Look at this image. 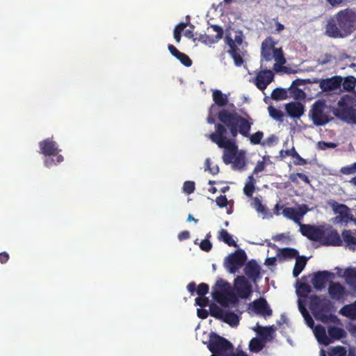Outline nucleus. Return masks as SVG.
<instances>
[{
	"label": "nucleus",
	"instance_id": "obj_1",
	"mask_svg": "<svg viewBox=\"0 0 356 356\" xmlns=\"http://www.w3.org/2000/svg\"><path fill=\"white\" fill-rule=\"evenodd\" d=\"M218 120L228 129L230 136L236 138L238 134L244 137H249L250 143L253 145L261 143L264 137V133L258 131L250 135V131L252 125V119L248 120L236 112H230L228 110L222 109L218 114Z\"/></svg>",
	"mask_w": 356,
	"mask_h": 356
},
{
	"label": "nucleus",
	"instance_id": "obj_2",
	"mask_svg": "<svg viewBox=\"0 0 356 356\" xmlns=\"http://www.w3.org/2000/svg\"><path fill=\"white\" fill-rule=\"evenodd\" d=\"M356 30V11L346 8L331 17L326 25V34L333 38H345Z\"/></svg>",
	"mask_w": 356,
	"mask_h": 356
},
{
	"label": "nucleus",
	"instance_id": "obj_3",
	"mask_svg": "<svg viewBox=\"0 0 356 356\" xmlns=\"http://www.w3.org/2000/svg\"><path fill=\"white\" fill-rule=\"evenodd\" d=\"M301 234L309 240L318 241L325 246H340L342 240L337 232L331 226H314L311 225H301Z\"/></svg>",
	"mask_w": 356,
	"mask_h": 356
},
{
	"label": "nucleus",
	"instance_id": "obj_4",
	"mask_svg": "<svg viewBox=\"0 0 356 356\" xmlns=\"http://www.w3.org/2000/svg\"><path fill=\"white\" fill-rule=\"evenodd\" d=\"M215 129V132L209 135V138L220 148L225 149L222 160L226 165H229L232 163L238 150L235 138L232 137H231V138H227L228 129L222 123L216 124Z\"/></svg>",
	"mask_w": 356,
	"mask_h": 356
},
{
	"label": "nucleus",
	"instance_id": "obj_5",
	"mask_svg": "<svg viewBox=\"0 0 356 356\" xmlns=\"http://www.w3.org/2000/svg\"><path fill=\"white\" fill-rule=\"evenodd\" d=\"M309 307L314 318L322 323H328L334 317L332 314L334 306L332 302L325 298H321L317 295L311 296Z\"/></svg>",
	"mask_w": 356,
	"mask_h": 356
},
{
	"label": "nucleus",
	"instance_id": "obj_6",
	"mask_svg": "<svg viewBox=\"0 0 356 356\" xmlns=\"http://www.w3.org/2000/svg\"><path fill=\"white\" fill-rule=\"evenodd\" d=\"M39 147L40 152L46 156L44 165L47 168H51L63 161V156L58 154L60 149L57 143L51 138H46L40 141Z\"/></svg>",
	"mask_w": 356,
	"mask_h": 356
},
{
	"label": "nucleus",
	"instance_id": "obj_7",
	"mask_svg": "<svg viewBox=\"0 0 356 356\" xmlns=\"http://www.w3.org/2000/svg\"><path fill=\"white\" fill-rule=\"evenodd\" d=\"M212 296L223 307H227L230 305L236 307L238 303L236 294L229 291V283L222 280L216 282L213 287Z\"/></svg>",
	"mask_w": 356,
	"mask_h": 356
},
{
	"label": "nucleus",
	"instance_id": "obj_8",
	"mask_svg": "<svg viewBox=\"0 0 356 356\" xmlns=\"http://www.w3.org/2000/svg\"><path fill=\"white\" fill-rule=\"evenodd\" d=\"M332 107L326 104L323 99L316 101L312 106L309 116L316 126H323L333 120L331 116Z\"/></svg>",
	"mask_w": 356,
	"mask_h": 356
},
{
	"label": "nucleus",
	"instance_id": "obj_9",
	"mask_svg": "<svg viewBox=\"0 0 356 356\" xmlns=\"http://www.w3.org/2000/svg\"><path fill=\"white\" fill-rule=\"evenodd\" d=\"M243 32L238 31L234 39L229 35H226L225 39V43L229 47L227 53L231 56L237 67H241L244 63L243 57L245 56L246 51L243 50V47L240 48L243 43Z\"/></svg>",
	"mask_w": 356,
	"mask_h": 356
},
{
	"label": "nucleus",
	"instance_id": "obj_10",
	"mask_svg": "<svg viewBox=\"0 0 356 356\" xmlns=\"http://www.w3.org/2000/svg\"><path fill=\"white\" fill-rule=\"evenodd\" d=\"M208 348L212 354L220 356H229L234 350V347L230 341L214 332L210 334Z\"/></svg>",
	"mask_w": 356,
	"mask_h": 356
},
{
	"label": "nucleus",
	"instance_id": "obj_11",
	"mask_svg": "<svg viewBox=\"0 0 356 356\" xmlns=\"http://www.w3.org/2000/svg\"><path fill=\"white\" fill-rule=\"evenodd\" d=\"M275 42L272 38L268 37L261 43V60L270 61L273 58L279 64H284L286 60L284 56L283 51L281 48H275Z\"/></svg>",
	"mask_w": 356,
	"mask_h": 356
},
{
	"label": "nucleus",
	"instance_id": "obj_12",
	"mask_svg": "<svg viewBox=\"0 0 356 356\" xmlns=\"http://www.w3.org/2000/svg\"><path fill=\"white\" fill-rule=\"evenodd\" d=\"M246 260L245 252L242 249H238L225 258L224 266L230 273H235L245 264Z\"/></svg>",
	"mask_w": 356,
	"mask_h": 356
},
{
	"label": "nucleus",
	"instance_id": "obj_13",
	"mask_svg": "<svg viewBox=\"0 0 356 356\" xmlns=\"http://www.w3.org/2000/svg\"><path fill=\"white\" fill-rule=\"evenodd\" d=\"M234 289L241 298H248L252 293L251 284L243 275L237 276L234 280Z\"/></svg>",
	"mask_w": 356,
	"mask_h": 356
},
{
	"label": "nucleus",
	"instance_id": "obj_14",
	"mask_svg": "<svg viewBox=\"0 0 356 356\" xmlns=\"http://www.w3.org/2000/svg\"><path fill=\"white\" fill-rule=\"evenodd\" d=\"M343 81L341 76H333L327 79H314L313 83H319L323 92H328L340 88Z\"/></svg>",
	"mask_w": 356,
	"mask_h": 356
},
{
	"label": "nucleus",
	"instance_id": "obj_15",
	"mask_svg": "<svg viewBox=\"0 0 356 356\" xmlns=\"http://www.w3.org/2000/svg\"><path fill=\"white\" fill-rule=\"evenodd\" d=\"M308 207L306 204H302L298 207V209H296L293 207H285L282 210V213L284 217L292 220L296 223L302 225L300 223V220L303 218V216L308 211Z\"/></svg>",
	"mask_w": 356,
	"mask_h": 356
},
{
	"label": "nucleus",
	"instance_id": "obj_16",
	"mask_svg": "<svg viewBox=\"0 0 356 356\" xmlns=\"http://www.w3.org/2000/svg\"><path fill=\"white\" fill-rule=\"evenodd\" d=\"M328 293L331 299L339 302H343L348 296L346 288L339 282H330Z\"/></svg>",
	"mask_w": 356,
	"mask_h": 356
},
{
	"label": "nucleus",
	"instance_id": "obj_17",
	"mask_svg": "<svg viewBox=\"0 0 356 356\" xmlns=\"http://www.w3.org/2000/svg\"><path fill=\"white\" fill-rule=\"evenodd\" d=\"M329 204L335 213L339 214L335 220L337 222H348L350 219V209L343 204H339L336 201H332Z\"/></svg>",
	"mask_w": 356,
	"mask_h": 356
},
{
	"label": "nucleus",
	"instance_id": "obj_18",
	"mask_svg": "<svg viewBox=\"0 0 356 356\" xmlns=\"http://www.w3.org/2000/svg\"><path fill=\"white\" fill-rule=\"evenodd\" d=\"M274 74L270 70H264L259 72L254 79V84L261 90H265L273 81Z\"/></svg>",
	"mask_w": 356,
	"mask_h": 356
},
{
	"label": "nucleus",
	"instance_id": "obj_19",
	"mask_svg": "<svg viewBox=\"0 0 356 356\" xmlns=\"http://www.w3.org/2000/svg\"><path fill=\"white\" fill-rule=\"evenodd\" d=\"M252 310L256 314L264 317L270 316L273 314L272 309L270 308L266 299L260 298L252 302L250 305Z\"/></svg>",
	"mask_w": 356,
	"mask_h": 356
},
{
	"label": "nucleus",
	"instance_id": "obj_20",
	"mask_svg": "<svg viewBox=\"0 0 356 356\" xmlns=\"http://www.w3.org/2000/svg\"><path fill=\"white\" fill-rule=\"evenodd\" d=\"M244 273L249 279L256 282L261 277V267L254 259H252L246 263Z\"/></svg>",
	"mask_w": 356,
	"mask_h": 356
},
{
	"label": "nucleus",
	"instance_id": "obj_21",
	"mask_svg": "<svg viewBox=\"0 0 356 356\" xmlns=\"http://www.w3.org/2000/svg\"><path fill=\"white\" fill-rule=\"evenodd\" d=\"M333 115L348 124H356V109L353 106L344 109L342 112L338 110L333 111Z\"/></svg>",
	"mask_w": 356,
	"mask_h": 356
},
{
	"label": "nucleus",
	"instance_id": "obj_22",
	"mask_svg": "<svg viewBox=\"0 0 356 356\" xmlns=\"http://www.w3.org/2000/svg\"><path fill=\"white\" fill-rule=\"evenodd\" d=\"M331 275L332 273L326 270L315 273L312 280L314 287L316 290H322Z\"/></svg>",
	"mask_w": 356,
	"mask_h": 356
},
{
	"label": "nucleus",
	"instance_id": "obj_23",
	"mask_svg": "<svg viewBox=\"0 0 356 356\" xmlns=\"http://www.w3.org/2000/svg\"><path fill=\"white\" fill-rule=\"evenodd\" d=\"M285 109L287 114L293 118H299L305 111L303 104L298 102L286 104Z\"/></svg>",
	"mask_w": 356,
	"mask_h": 356
},
{
	"label": "nucleus",
	"instance_id": "obj_24",
	"mask_svg": "<svg viewBox=\"0 0 356 356\" xmlns=\"http://www.w3.org/2000/svg\"><path fill=\"white\" fill-rule=\"evenodd\" d=\"M211 28L213 30V31H215L216 33V35L213 38H211L207 35H201L200 40L202 42H204L205 44L216 43V42H218L222 38L224 32H223V29L221 26L216 25V24H213V25L211 26Z\"/></svg>",
	"mask_w": 356,
	"mask_h": 356
},
{
	"label": "nucleus",
	"instance_id": "obj_25",
	"mask_svg": "<svg viewBox=\"0 0 356 356\" xmlns=\"http://www.w3.org/2000/svg\"><path fill=\"white\" fill-rule=\"evenodd\" d=\"M314 332L318 343L323 344L325 346H327L330 343H332V340L328 337V335L327 334L325 331V328L323 326L321 325H316L314 328Z\"/></svg>",
	"mask_w": 356,
	"mask_h": 356
},
{
	"label": "nucleus",
	"instance_id": "obj_26",
	"mask_svg": "<svg viewBox=\"0 0 356 356\" xmlns=\"http://www.w3.org/2000/svg\"><path fill=\"white\" fill-rule=\"evenodd\" d=\"M298 255L299 253L296 249L284 248L279 249L277 257L281 261L289 259L296 258Z\"/></svg>",
	"mask_w": 356,
	"mask_h": 356
},
{
	"label": "nucleus",
	"instance_id": "obj_27",
	"mask_svg": "<svg viewBox=\"0 0 356 356\" xmlns=\"http://www.w3.org/2000/svg\"><path fill=\"white\" fill-rule=\"evenodd\" d=\"M260 339L263 340L264 342L270 341L273 339V334L275 332L273 326L268 327H261L258 326L257 329L254 330Z\"/></svg>",
	"mask_w": 356,
	"mask_h": 356
},
{
	"label": "nucleus",
	"instance_id": "obj_28",
	"mask_svg": "<svg viewBox=\"0 0 356 356\" xmlns=\"http://www.w3.org/2000/svg\"><path fill=\"white\" fill-rule=\"evenodd\" d=\"M339 314L350 319H356V300L349 305H344L339 311Z\"/></svg>",
	"mask_w": 356,
	"mask_h": 356
},
{
	"label": "nucleus",
	"instance_id": "obj_29",
	"mask_svg": "<svg viewBox=\"0 0 356 356\" xmlns=\"http://www.w3.org/2000/svg\"><path fill=\"white\" fill-rule=\"evenodd\" d=\"M353 98L348 95L341 97L337 103L338 108L332 107V111L338 110L339 112H342L344 109L350 108L353 106Z\"/></svg>",
	"mask_w": 356,
	"mask_h": 356
},
{
	"label": "nucleus",
	"instance_id": "obj_30",
	"mask_svg": "<svg viewBox=\"0 0 356 356\" xmlns=\"http://www.w3.org/2000/svg\"><path fill=\"white\" fill-rule=\"evenodd\" d=\"M307 262V259L303 256H298L296 258V264L293 270V275L297 277L305 268Z\"/></svg>",
	"mask_w": 356,
	"mask_h": 356
},
{
	"label": "nucleus",
	"instance_id": "obj_31",
	"mask_svg": "<svg viewBox=\"0 0 356 356\" xmlns=\"http://www.w3.org/2000/svg\"><path fill=\"white\" fill-rule=\"evenodd\" d=\"M253 207L256 209V211L262 214L264 217L270 218L272 217L271 213L269 211L268 208L264 205L258 197L253 198L252 202Z\"/></svg>",
	"mask_w": 356,
	"mask_h": 356
},
{
	"label": "nucleus",
	"instance_id": "obj_32",
	"mask_svg": "<svg viewBox=\"0 0 356 356\" xmlns=\"http://www.w3.org/2000/svg\"><path fill=\"white\" fill-rule=\"evenodd\" d=\"M221 320L232 327L236 326L239 323L238 315L232 312H225Z\"/></svg>",
	"mask_w": 356,
	"mask_h": 356
},
{
	"label": "nucleus",
	"instance_id": "obj_33",
	"mask_svg": "<svg viewBox=\"0 0 356 356\" xmlns=\"http://www.w3.org/2000/svg\"><path fill=\"white\" fill-rule=\"evenodd\" d=\"M328 337L332 340H339L345 336V331L336 326H330L327 329Z\"/></svg>",
	"mask_w": 356,
	"mask_h": 356
},
{
	"label": "nucleus",
	"instance_id": "obj_34",
	"mask_svg": "<svg viewBox=\"0 0 356 356\" xmlns=\"http://www.w3.org/2000/svg\"><path fill=\"white\" fill-rule=\"evenodd\" d=\"M341 236L344 243L348 246H352L356 245V231L353 233L350 229H344Z\"/></svg>",
	"mask_w": 356,
	"mask_h": 356
},
{
	"label": "nucleus",
	"instance_id": "obj_35",
	"mask_svg": "<svg viewBox=\"0 0 356 356\" xmlns=\"http://www.w3.org/2000/svg\"><path fill=\"white\" fill-rule=\"evenodd\" d=\"M212 96L215 104L218 106H225L228 102L227 96L219 90H214Z\"/></svg>",
	"mask_w": 356,
	"mask_h": 356
},
{
	"label": "nucleus",
	"instance_id": "obj_36",
	"mask_svg": "<svg viewBox=\"0 0 356 356\" xmlns=\"http://www.w3.org/2000/svg\"><path fill=\"white\" fill-rule=\"evenodd\" d=\"M218 238L229 246L237 247L236 242L232 238V236L226 229H222L220 231Z\"/></svg>",
	"mask_w": 356,
	"mask_h": 356
},
{
	"label": "nucleus",
	"instance_id": "obj_37",
	"mask_svg": "<svg viewBox=\"0 0 356 356\" xmlns=\"http://www.w3.org/2000/svg\"><path fill=\"white\" fill-rule=\"evenodd\" d=\"M264 341L259 338H252L249 343V349L251 352L258 353L264 347Z\"/></svg>",
	"mask_w": 356,
	"mask_h": 356
},
{
	"label": "nucleus",
	"instance_id": "obj_38",
	"mask_svg": "<svg viewBox=\"0 0 356 356\" xmlns=\"http://www.w3.org/2000/svg\"><path fill=\"white\" fill-rule=\"evenodd\" d=\"M286 154L295 159V160L293 161V163L296 165H304L307 163V160L302 158L296 152L294 147L289 150H286Z\"/></svg>",
	"mask_w": 356,
	"mask_h": 356
},
{
	"label": "nucleus",
	"instance_id": "obj_39",
	"mask_svg": "<svg viewBox=\"0 0 356 356\" xmlns=\"http://www.w3.org/2000/svg\"><path fill=\"white\" fill-rule=\"evenodd\" d=\"M341 84L344 90L352 92L355 90L356 86V78L353 76H348L344 79Z\"/></svg>",
	"mask_w": 356,
	"mask_h": 356
},
{
	"label": "nucleus",
	"instance_id": "obj_40",
	"mask_svg": "<svg viewBox=\"0 0 356 356\" xmlns=\"http://www.w3.org/2000/svg\"><path fill=\"white\" fill-rule=\"evenodd\" d=\"M298 307H299V310H300L301 314L302 315L307 325L309 327L312 328L314 326V322L312 317L311 316V315L309 314V313L308 312L307 309L305 307V306H303L300 302H299Z\"/></svg>",
	"mask_w": 356,
	"mask_h": 356
},
{
	"label": "nucleus",
	"instance_id": "obj_41",
	"mask_svg": "<svg viewBox=\"0 0 356 356\" xmlns=\"http://www.w3.org/2000/svg\"><path fill=\"white\" fill-rule=\"evenodd\" d=\"M347 283L356 289V269L350 268L346 270Z\"/></svg>",
	"mask_w": 356,
	"mask_h": 356
},
{
	"label": "nucleus",
	"instance_id": "obj_42",
	"mask_svg": "<svg viewBox=\"0 0 356 356\" xmlns=\"http://www.w3.org/2000/svg\"><path fill=\"white\" fill-rule=\"evenodd\" d=\"M232 167L236 170H242L245 165V157L241 153H236L235 158L232 161Z\"/></svg>",
	"mask_w": 356,
	"mask_h": 356
},
{
	"label": "nucleus",
	"instance_id": "obj_43",
	"mask_svg": "<svg viewBox=\"0 0 356 356\" xmlns=\"http://www.w3.org/2000/svg\"><path fill=\"white\" fill-rule=\"evenodd\" d=\"M297 293L299 296L306 298L308 294L312 291L310 285L305 282L298 283Z\"/></svg>",
	"mask_w": 356,
	"mask_h": 356
},
{
	"label": "nucleus",
	"instance_id": "obj_44",
	"mask_svg": "<svg viewBox=\"0 0 356 356\" xmlns=\"http://www.w3.org/2000/svg\"><path fill=\"white\" fill-rule=\"evenodd\" d=\"M287 97L286 90L280 88L274 89L271 93V98L277 101L286 99Z\"/></svg>",
	"mask_w": 356,
	"mask_h": 356
},
{
	"label": "nucleus",
	"instance_id": "obj_45",
	"mask_svg": "<svg viewBox=\"0 0 356 356\" xmlns=\"http://www.w3.org/2000/svg\"><path fill=\"white\" fill-rule=\"evenodd\" d=\"M268 110L269 115L272 118L277 121H283L284 113L282 111L273 107V106H269L268 107Z\"/></svg>",
	"mask_w": 356,
	"mask_h": 356
},
{
	"label": "nucleus",
	"instance_id": "obj_46",
	"mask_svg": "<svg viewBox=\"0 0 356 356\" xmlns=\"http://www.w3.org/2000/svg\"><path fill=\"white\" fill-rule=\"evenodd\" d=\"M250 181L245 184L243 188V193L248 197H252L254 191V178L252 175L249 176Z\"/></svg>",
	"mask_w": 356,
	"mask_h": 356
},
{
	"label": "nucleus",
	"instance_id": "obj_47",
	"mask_svg": "<svg viewBox=\"0 0 356 356\" xmlns=\"http://www.w3.org/2000/svg\"><path fill=\"white\" fill-rule=\"evenodd\" d=\"M186 26V23L181 22L175 27L173 31L174 38L177 43L180 42L181 38V32L184 30V29Z\"/></svg>",
	"mask_w": 356,
	"mask_h": 356
},
{
	"label": "nucleus",
	"instance_id": "obj_48",
	"mask_svg": "<svg viewBox=\"0 0 356 356\" xmlns=\"http://www.w3.org/2000/svg\"><path fill=\"white\" fill-rule=\"evenodd\" d=\"M210 314L211 316L221 320L225 311H223L221 308H220L218 305L216 304H211L210 305Z\"/></svg>",
	"mask_w": 356,
	"mask_h": 356
},
{
	"label": "nucleus",
	"instance_id": "obj_49",
	"mask_svg": "<svg viewBox=\"0 0 356 356\" xmlns=\"http://www.w3.org/2000/svg\"><path fill=\"white\" fill-rule=\"evenodd\" d=\"M176 58L178 59L180 63L186 67H191L192 65V60L187 54L184 53L180 52L179 55L176 56Z\"/></svg>",
	"mask_w": 356,
	"mask_h": 356
},
{
	"label": "nucleus",
	"instance_id": "obj_50",
	"mask_svg": "<svg viewBox=\"0 0 356 356\" xmlns=\"http://www.w3.org/2000/svg\"><path fill=\"white\" fill-rule=\"evenodd\" d=\"M329 356H345L346 350L342 346L332 347L329 350Z\"/></svg>",
	"mask_w": 356,
	"mask_h": 356
},
{
	"label": "nucleus",
	"instance_id": "obj_51",
	"mask_svg": "<svg viewBox=\"0 0 356 356\" xmlns=\"http://www.w3.org/2000/svg\"><path fill=\"white\" fill-rule=\"evenodd\" d=\"M195 189V182L193 181H186L184 183L183 191L185 193L190 195L194 192Z\"/></svg>",
	"mask_w": 356,
	"mask_h": 356
},
{
	"label": "nucleus",
	"instance_id": "obj_52",
	"mask_svg": "<svg viewBox=\"0 0 356 356\" xmlns=\"http://www.w3.org/2000/svg\"><path fill=\"white\" fill-rule=\"evenodd\" d=\"M209 286L206 283H201L197 286V293L199 296H203L208 293Z\"/></svg>",
	"mask_w": 356,
	"mask_h": 356
},
{
	"label": "nucleus",
	"instance_id": "obj_53",
	"mask_svg": "<svg viewBox=\"0 0 356 356\" xmlns=\"http://www.w3.org/2000/svg\"><path fill=\"white\" fill-rule=\"evenodd\" d=\"M209 302V298L205 296H199L195 298V304L201 307H206Z\"/></svg>",
	"mask_w": 356,
	"mask_h": 356
},
{
	"label": "nucleus",
	"instance_id": "obj_54",
	"mask_svg": "<svg viewBox=\"0 0 356 356\" xmlns=\"http://www.w3.org/2000/svg\"><path fill=\"white\" fill-rule=\"evenodd\" d=\"M332 59V56L330 54H325L324 55L321 56L318 60L317 63L319 65H325L330 63Z\"/></svg>",
	"mask_w": 356,
	"mask_h": 356
},
{
	"label": "nucleus",
	"instance_id": "obj_55",
	"mask_svg": "<svg viewBox=\"0 0 356 356\" xmlns=\"http://www.w3.org/2000/svg\"><path fill=\"white\" fill-rule=\"evenodd\" d=\"M336 147L337 144L332 142L320 141L318 143V147L322 150H325L328 148H335Z\"/></svg>",
	"mask_w": 356,
	"mask_h": 356
},
{
	"label": "nucleus",
	"instance_id": "obj_56",
	"mask_svg": "<svg viewBox=\"0 0 356 356\" xmlns=\"http://www.w3.org/2000/svg\"><path fill=\"white\" fill-rule=\"evenodd\" d=\"M341 172L344 175H350L356 172V162L349 166L343 167Z\"/></svg>",
	"mask_w": 356,
	"mask_h": 356
},
{
	"label": "nucleus",
	"instance_id": "obj_57",
	"mask_svg": "<svg viewBox=\"0 0 356 356\" xmlns=\"http://www.w3.org/2000/svg\"><path fill=\"white\" fill-rule=\"evenodd\" d=\"M216 202L217 205L220 208L227 207L228 204L227 197L225 195H222L216 197Z\"/></svg>",
	"mask_w": 356,
	"mask_h": 356
},
{
	"label": "nucleus",
	"instance_id": "obj_58",
	"mask_svg": "<svg viewBox=\"0 0 356 356\" xmlns=\"http://www.w3.org/2000/svg\"><path fill=\"white\" fill-rule=\"evenodd\" d=\"M206 164V170H209L211 174L213 175H217L219 172V168L217 165L211 167L210 166V160L207 159L205 162Z\"/></svg>",
	"mask_w": 356,
	"mask_h": 356
},
{
	"label": "nucleus",
	"instance_id": "obj_59",
	"mask_svg": "<svg viewBox=\"0 0 356 356\" xmlns=\"http://www.w3.org/2000/svg\"><path fill=\"white\" fill-rule=\"evenodd\" d=\"M200 248H201V250L205 252H209L212 248V244L209 240L205 238L201 241L200 244Z\"/></svg>",
	"mask_w": 356,
	"mask_h": 356
},
{
	"label": "nucleus",
	"instance_id": "obj_60",
	"mask_svg": "<svg viewBox=\"0 0 356 356\" xmlns=\"http://www.w3.org/2000/svg\"><path fill=\"white\" fill-rule=\"evenodd\" d=\"M265 167H266V164H265V162L261 161H258L256 166L254 167V169L253 170V173L254 174H257L260 172H262L263 170H264L265 169Z\"/></svg>",
	"mask_w": 356,
	"mask_h": 356
},
{
	"label": "nucleus",
	"instance_id": "obj_61",
	"mask_svg": "<svg viewBox=\"0 0 356 356\" xmlns=\"http://www.w3.org/2000/svg\"><path fill=\"white\" fill-rule=\"evenodd\" d=\"M277 137L274 135H271L268 137L261 144L262 145L271 146L277 141Z\"/></svg>",
	"mask_w": 356,
	"mask_h": 356
},
{
	"label": "nucleus",
	"instance_id": "obj_62",
	"mask_svg": "<svg viewBox=\"0 0 356 356\" xmlns=\"http://www.w3.org/2000/svg\"><path fill=\"white\" fill-rule=\"evenodd\" d=\"M168 49L170 54L176 58L177 56L181 52L179 51L173 44H169L168 45Z\"/></svg>",
	"mask_w": 356,
	"mask_h": 356
},
{
	"label": "nucleus",
	"instance_id": "obj_63",
	"mask_svg": "<svg viewBox=\"0 0 356 356\" xmlns=\"http://www.w3.org/2000/svg\"><path fill=\"white\" fill-rule=\"evenodd\" d=\"M10 258L8 253L6 252H2L0 253V263L3 264H6Z\"/></svg>",
	"mask_w": 356,
	"mask_h": 356
},
{
	"label": "nucleus",
	"instance_id": "obj_64",
	"mask_svg": "<svg viewBox=\"0 0 356 356\" xmlns=\"http://www.w3.org/2000/svg\"><path fill=\"white\" fill-rule=\"evenodd\" d=\"M190 237V233L188 231H183V232H181L179 235H178V238L180 240V241H183V240H186V239H188Z\"/></svg>",
	"mask_w": 356,
	"mask_h": 356
}]
</instances>
